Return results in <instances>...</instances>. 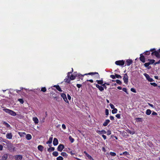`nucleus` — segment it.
<instances>
[{"label":"nucleus","mask_w":160,"mask_h":160,"mask_svg":"<svg viewBox=\"0 0 160 160\" xmlns=\"http://www.w3.org/2000/svg\"><path fill=\"white\" fill-rule=\"evenodd\" d=\"M53 138L52 136L50 137L48 141L47 142V144H50L52 143V140Z\"/></svg>","instance_id":"nucleus-20"},{"label":"nucleus","mask_w":160,"mask_h":160,"mask_svg":"<svg viewBox=\"0 0 160 160\" xmlns=\"http://www.w3.org/2000/svg\"><path fill=\"white\" fill-rule=\"evenodd\" d=\"M144 76L150 82H152L153 81V80L152 78H151L149 75L146 73L144 74Z\"/></svg>","instance_id":"nucleus-4"},{"label":"nucleus","mask_w":160,"mask_h":160,"mask_svg":"<svg viewBox=\"0 0 160 160\" xmlns=\"http://www.w3.org/2000/svg\"><path fill=\"white\" fill-rule=\"evenodd\" d=\"M110 122V121L109 119H107L105 120V122H104L103 125L104 126H106L108 125V124Z\"/></svg>","instance_id":"nucleus-18"},{"label":"nucleus","mask_w":160,"mask_h":160,"mask_svg":"<svg viewBox=\"0 0 160 160\" xmlns=\"http://www.w3.org/2000/svg\"><path fill=\"white\" fill-rule=\"evenodd\" d=\"M131 91H132L133 92H136V90L134 88H131Z\"/></svg>","instance_id":"nucleus-55"},{"label":"nucleus","mask_w":160,"mask_h":160,"mask_svg":"<svg viewBox=\"0 0 160 160\" xmlns=\"http://www.w3.org/2000/svg\"><path fill=\"white\" fill-rule=\"evenodd\" d=\"M71 73V72H68L67 76L65 78L64 80V81L67 83H69L70 82V81L71 80L70 79V78L69 77L70 74Z\"/></svg>","instance_id":"nucleus-2"},{"label":"nucleus","mask_w":160,"mask_h":160,"mask_svg":"<svg viewBox=\"0 0 160 160\" xmlns=\"http://www.w3.org/2000/svg\"><path fill=\"white\" fill-rule=\"evenodd\" d=\"M122 90L126 93H128L127 89L125 88H123L122 89Z\"/></svg>","instance_id":"nucleus-50"},{"label":"nucleus","mask_w":160,"mask_h":160,"mask_svg":"<svg viewBox=\"0 0 160 160\" xmlns=\"http://www.w3.org/2000/svg\"><path fill=\"white\" fill-rule=\"evenodd\" d=\"M8 158V156L7 154H4L2 157V160H6Z\"/></svg>","instance_id":"nucleus-21"},{"label":"nucleus","mask_w":160,"mask_h":160,"mask_svg":"<svg viewBox=\"0 0 160 160\" xmlns=\"http://www.w3.org/2000/svg\"><path fill=\"white\" fill-rule=\"evenodd\" d=\"M102 136L104 140H105L106 139V136L105 135H102Z\"/></svg>","instance_id":"nucleus-58"},{"label":"nucleus","mask_w":160,"mask_h":160,"mask_svg":"<svg viewBox=\"0 0 160 160\" xmlns=\"http://www.w3.org/2000/svg\"><path fill=\"white\" fill-rule=\"evenodd\" d=\"M157 113L154 112H153L152 113V115H157Z\"/></svg>","instance_id":"nucleus-59"},{"label":"nucleus","mask_w":160,"mask_h":160,"mask_svg":"<svg viewBox=\"0 0 160 160\" xmlns=\"http://www.w3.org/2000/svg\"><path fill=\"white\" fill-rule=\"evenodd\" d=\"M110 154L111 156H115L116 155V153L114 152H110Z\"/></svg>","instance_id":"nucleus-39"},{"label":"nucleus","mask_w":160,"mask_h":160,"mask_svg":"<svg viewBox=\"0 0 160 160\" xmlns=\"http://www.w3.org/2000/svg\"><path fill=\"white\" fill-rule=\"evenodd\" d=\"M33 121L35 124H38L39 122V121L37 117H34L32 118Z\"/></svg>","instance_id":"nucleus-16"},{"label":"nucleus","mask_w":160,"mask_h":160,"mask_svg":"<svg viewBox=\"0 0 160 160\" xmlns=\"http://www.w3.org/2000/svg\"><path fill=\"white\" fill-rule=\"evenodd\" d=\"M105 114L107 116H108L109 114V110L108 109L105 110Z\"/></svg>","instance_id":"nucleus-42"},{"label":"nucleus","mask_w":160,"mask_h":160,"mask_svg":"<svg viewBox=\"0 0 160 160\" xmlns=\"http://www.w3.org/2000/svg\"><path fill=\"white\" fill-rule=\"evenodd\" d=\"M38 148L39 150L41 151H42L43 150V148L42 145H39L38 146Z\"/></svg>","instance_id":"nucleus-23"},{"label":"nucleus","mask_w":160,"mask_h":160,"mask_svg":"<svg viewBox=\"0 0 160 160\" xmlns=\"http://www.w3.org/2000/svg\"><path fill=\"white\" fill-rule=\"evenodd\" d=\"M116 117L118 118H120V114H117L116 115Z\"/></svg>","instance_id":"nucleus-51"},{"label":"nucleus","mask_w":160,"mask_h":160,"mask_svg":"<svg viewBox=\"0 0 160 160\" xmlns=\"http://www.w3.org/2000/svg\"><path fill=\"white\" fill-rule=\"evenodd\" d=\"M70 153L72 155H74L75 154V153L74 152H73L72 151H71L70 152Z\"/></svg>","instance_id":"nucleus-63"},{"label":"nucleus","mask_w":160,"mask_h":160,"mask_svg":"<svg viewBox=\"0 0 160 160\" xmlns=\"http://www.w3.org/2000/svg\"><path fill=\"white\" fill-rule=\"evenodd\" d=\"M64 148V146L62 144H60L58 146V150L60 152H61Z\"/></svg>","instance_id":"nucleus-7"},{"label":"nucleus","mask_w":160,"mask_h":160,"mask_svg":"<svg viewBox=\"0 0 160 160\" xmlns=\"http://www.w3.org/2000/svg\"><path fill=\"white\" fill-rule=\"evenodd\" d=\"M102 86H103L105 89H106L107 87L105 84H102Z\"/></svg>","instance_id":"nucleus-60"},{"label":"nucleus","mask_w":160,"mask_h":160,"mask_svg":"<svg viewBox=\"0 0 160 160\" xmlns=\"http://www.w3.org/2000/svg\"><path fill=\"white\" fill-rule=\"evenodd\" d=\"M116 82L117 83L119 84H121L122 83L119 80H117L116 81Z\"/></svg>","instance_id":"nucleus-43"},{"label":"nucleus","mask_w":160,"mask_h":160,"mask_svg":"<svg viewBox=\"0 0 160 160\" xmlns=\"http://www.w3.org/2000/svg\"><path fill=\"white\" fill-rule=\"evenodd\" d=\"M55 149V148L53 147H51L48 149V151L50 152L52 151H53Z\"/></svg>","instance_id":"nucleus-33"},{"label":"nucleus","mask_w":160,"mask_h":160,"mask_svg":"<svg viewBox=\"0 0 160 160\" xmlns=\"http://www.w3.org/2000/svg\"><path fill=\"white\" fill-rule=\"evenodd\" d=\"M52 155L53 156H54L55 157H56L58 155V153L57 152H56V151L52 153Z\"/></svg>","instance_id":"nucleus-34"},{"label":"nucleus","mask_w":160,"mask_h":160,"mask_svg":"<svg viewBox=\"0 0 160 160\" xmlns=\"http://www.w3.org/2000/svg\"><path fill=\"white\" fill-rule=\"evenodd\" d=\"M61 96L63 98V99L65 102H68V101L66 97V95L65 94L62 93L61 94Z\"/></svg>","instance_id":"nucleus-6"},{"label":"nucleus","mask_w":160,"mask_h":160,"mask_svg":"<svg viewBox=\"0 0 160 160\" xmlns=\"http://www.w3.org/2000/svg\"><path fill=\"white\" fill-rule=\"evenodd\" d=\"M86 156L88 158V159H89L90 160H94L92 158L89 154H88Z\"/></svg>","instance_id":"nucleus-35"},{"label":"nucleus","mask_w":160,"mask_h":160,"mask_svg":"<svg viewBox=\"0 0 160 160\" xmlns=\"http://www.w3.org/2000/svg\"><path fill=\"white\" fill-rule=\"evenodd\" d=\"M54 87H55L56 88L59 92H62V90L60 87L59 86L54 85Z\"/></svg>","instance_id":"nucleus-22"},{"label":"nucleus","mask_w":160,"mask_h":160,"mask_svg":"<svg viewBox=\"0 0 160 160\" xmlns=\"http://www.w3.org/2000/svg\"><path fill=\"white\" fill-rule=\"evenodd\" d=\"M8 149L11 151H13L14 150L15 147H14L12 144H11L8 145Z\"/></svg>","instance_id":"nucleus-8"},{"label":"nucleus","mask_w":160,"mask_h":160,"mask_svg":"<svg viewBox=\"0 0 160 160\" xmlns=\"http://www.w3.org/2000/svg\"><path fill=\"white\" fill-rule=\"evenodd\" d=\"M2 146L1 145H0V150H2Z\"/></svg>","instance_id":"nucleus-61"},{"label":"nucleus","mask_w":160,"mask_h":160,"mask_svg":"<svg viewBox=\"0 0 160 160\" xmlns=\"http://www.w3.org/2000/svg\"><path fill=\"white\" fill-rule=\"evenodd\" d=\"M117 109L115 108L112 110V112L113 114L116 113L117 112Z\"/></svg>","instance_id":"nucleus-31"},{"label":"nucleus","mask_w":160,"mask_h":160,"mask_svg":"<svg viewBox=\"0 0 160 160\" xmlns=\"http://www.w3.org/2000/svg\"><path fill=\"white\" fill-rule=\"evenodd\" d=\"M150 84L151 85H153V86H154V87H156V86H157V84L156 83H155V82L151 83Z\"/></svg>","instance_id":"nucleus-44"},{"label":"nucleus","mask_w":160,"mask_h":160,"mask_svg":"<svg viewBox=\"0 0 160 160\" xmlns=\"http://www.w3.org/2000/svg\"><path fill=\"white\" fill-rule=\"evenodd\" d=\"M110 107H111V108L112 109H113L115 108V107H114V105H113L112 104H110Z\"/></svg>","instance_id":"nucleus-45"},{"label":"nucleus","mask_w":160,"mask_h":160,"mask_svg":"<svg viewBox=\"0 0 160 160\" xmlns=\"http://www.w3.org/2000/svg\"><path fill=\"white\" fill-rule=\"evenodd\" d=\"M111 131L110 130H108L107 132V135H109L111 134Z\"/></svg>","instance_id":"nucleus-53"},{"label":"nucleus","mask_w":160,"mask_h":160,"mask_svg":"<svg viewBox=\"0 0 160 160\" xmlns=\"http://www.w3.org/2000/svg\"><path fill=\"white\" fill-rule=\"evenodd\" d=\"M110 77L112 79H115V76L113 75H111L110 76Z\"/></svg>","instance_id":"nucleus-52"},{"label":"nucleus","mask_w":160,"mask_h":160,"mask_svg":"<svg viewBox=\"0 0 160 160\" xmlns=\"http://www.w3.org/2000/svg\"><path fill=\"white\" fill-rule=\"evenodd\" d=\"M6 138L9 139H11L12 138V135L11 132L7 133L6 135Z\"/></svg>","instance_id":"nucleus-5"},{"label":"nucleus","mask_w":160,"mask_h":160,"mask_svg":"<svg viewBox=\"0 0 160 160\" xmlns=\"http://www.w3.org/2000/svg\"><path fill=\"white\" fill-rule=\"evenodd\" d=\"M117 88L119 90H121L122 89V88L120 86L118 87Z\"/></svg>","instance_id":"nucleus-64"},{"label":"nucleus","mask_w":160,"mask_h":160,"mask_svg":"<svg viewBox=\"0 0 160 160\" xmlns=\"http://www.w3.org/2000/svg\"><path fill=\"white\" fill-rule=\"evenodd\" d=\"M132 63V61L131 59H127L126 63L128 66H129Z\"/></svg>","instance_id":"nucleus-11"},{"label":"nucleus","mask_w":160,"mask_h":160,"mask_svg":"<svg viewBox=\"0 0 160 160\" xmlns=\"http://www.w3.org/2000/svg\"><path fill=\"white\" fill-rule=\"evenodd\" d=\"M151 113V111L149 109H148L146 110V114L147 115H150Z\"/></svg>","instance_id":"nucleus-25"},{"label":"nucleus","mask_w":160,"mask_h":160,"mask_svg":"<svg viewBox=\"0 0 160 160\" xmlns=\"http://www.w3.org/2000/svg\"><path fill=\"white\" fill-rule=\"evenodd\" d=\"M67 96H68V99L69 100H70L71 99V97L68 94L67 95Z\"/></svg>","instance_id":"nucleus-56"},{"label":"nucleus","mask_w":160,"mask_h":160,"mask_svg":"<svg viewBox=\"0 0 160 160\" xmlns=\"http://www.w3.org/2000/svg\"><path fill=\"white\" fill-rule=\"evenodd\" d=\"M76 76H75L74 75H72L71 77H69L70 78V79L71 80H74L75 78V77Z\"/></svg>","instance_id":"nucleus-28"},{"label":"nucleus","mask_w":160,"mask_h":160,"mask_svg":"<svg viewBox=\"0 0 160 160\" xmlns=\"http://www.w3.org/2000/svg\"><path fill=\"white\" fill-rule=\"evenodd\" d=\"M152 55H155V56L158 58H160V55L159 54V52L157 51H155L152 53Z\"/></svg>","instance_id":"nucleus-9"},{"label":"nucleus","mask_w":160,"mask_h":160,"mask_svg":"<svg viewBox=\"0 0 160 160\" xmlns=\"http://www.w3.org/2000/svg\"><path fill=\"white\" fill-rule=\"evenodd\" d=\"M26 138L27 140H29L32 138V136L30 134H28L26 135Z\"/></svg>","instance_id":"nucleus-24"},{"label":"nucleus","mask_w":160,"mask_h":160,"mask_svg":"<svg viewBox=\"0 0 160 160\" xmlns=\"http://www.w3.org/2000/svg\"><path fill=\"white\" fill-rule=\"evenodd\" d=\"M62 128L63 129H66V127L64 124H62Z\"/></svg>","instance_id":"nucleus-48"},{"label":"nucleus","mask_w":160,"mask_h":160,"mask_svg":"<svg viewBox=\"0 0 160 160\" xmlns=\"http://www.w3.org/2000/svg\"><path fill=\"white\" fill-rule=\"evenodd\" d=\"M140 59L143 62H145V59L144 57L142 55V54H140Z\"/></svg>","instance_id":"nucleus-15"},{"label":"nucleus","mask_w":160,"mask_h":160,"mask_svg":"<svg viewBox=\"0 0 160 160\" xmlns=\"http://www.w3.org/2000/svg\"><path fill=\"white\" fill-rule=\"evenodd\" d=\"M148 105L150 106V107H152V108H155V107H154V106L152 104H151V103H148Z\"/></svg>","instance_id":"nucleus-49"},{"label":"nucleus","mask_w":160,"mask_h":160,"mask_svg":"<svg viewBox=\"0 0 160 160\" xmlns=\"http://www.w3.org/2000/svg\"><path fill=\"white\" fill-rule=\"evenodd\" d=\"M148 60L149 61V63L150 64H153L155 61V60L154 59H148Z\"/></svg>","instance_id":"nucleus-27"},{"label":"nucleus","mask_w":160,"mask_h":160,"mask_svg":"<svg viewBox=\"0 0 160 160\" xmlns=\"http://www.w3.org/2000/svg\"><path fill=\"white\" fill-rule=\"evenodd\" d=\"M96 82H97L98 83V84H101L102 85V84H103V81L102 80H97L96 81Z\"/></svg>","instance_id":"nucleus-29"},{"label":"nucleus","mask_w":160,"mask_h":160,"mask_svg":"<svg viewBox=\"0 0 160 160\" xmlns=\"http://www.w3.org/2000/svg\"><path fill=\"white\" fill-rule=\"evenodd\" d=\"M61 154L62 156L65 157H67L68 156L67 154L65 152H62L61 153Z\"/></svg>","instance_id":"nucleus-26"},{"label":"nucleus","mask_w":160,"mask_h":160,"mask_svg":"<svg viewBox=\"0 0 160 160\" xmlns=\"http://www.w3.org/2000/svg\"><path fill=\"white\" fill-rule=\"evenodd\" d=\"M57 160H63V158L61 156H59L57 158Z\"/></svg>","instance_id":"nucleus-37"},{"label":"nucleus","mask_w":160,"mask_h":160,"mask_svg":"<svg viewBox=\"0 0 160 160\" xmlns=\"http://www.w3.org/2000/svg\"><path fill=\"white\" fill-rule=\"evenodd\" d=\"M15 159L17 160H21L22 159V155H16L15 156Z\"/></svg>","instance_id":"nucleus-14"},{"label":"nucleus","mask_w":160,"mask_h":160,"mask_svg":"<svg viewBox=\"0 0 160 160\" xmlns=\"http://www.w3.org/2000/svg\"><path fill=\"white\" fill-rule=\"evenodd\" d=\"M18 101H19L20 103L23 104L24 102V101L22 99L19 98L18 99Z\"/></svg>","instance_id":"nucleus-36"},{"label":"nucleus","mask_w":160,"mask_h":160,"mask_svg":"<svg viewBox=\"0 0 160 160\" xmlns=\"http://www.w3.org/2000/svg\"><path fill=\"white\" fill-rule=\"evenodd\" d=\"M115 77L118 78H122L121 76L120 75L117 74H115Z\"/></svg>","instance_id":"nucleus-40"},{"label":"nucleus","mask_w":160,"mask_h":160,"mask_svg":"<svg viewBox=\"0 0 160 160\" xmlns=\"http://www.w3.org/2000/svg\"><path fill=\"white\" fill-rule=\"evenodd\" d=\"M2 124L4 125L7 128H11L10 125L7 122H5V121H2Z\"/></svg>","instance_id":"nucleus-19"},{"label":"nucleus","mask_w":160,"mask_h":160,"mask_svg":"<svg viewBox=\"0 0 160 160\" xmlns=\"http://www.w3.org/2000/svg\"><path fill=\"white\" fill-rule=\"evenodd\" d=\"M96 86L97 88H98L101 91H103L104 90V88L100 86L98 84H96Z\"/></svg>","instance_id":"nucleus-13"},{"label":"nucleus","mask_w":160,"mask_h":160,"mask_svg":"<svg viewBox=\"0 0 160 160\" xmlns=\"http://www.w3.org/2000/svg\"><path fill=\"white\" fill-rule=\"evenodd\" d=\"M41 91L43 92H45L46 91V89L45 87L42 88H41Z\"/></svg>","instance_id":"nucleus-38"},{"label":"nucleus","mask_w":160,"mask_h":160,"mask_svg":"<svg viewBox=\"0 0 160 160\" xmlns=\"http://www.w3.org/2000/svg\"><path fill=\"white\" fill-rule=\"evenodd\" d=\"M69 139L71 142L72 143L74 141V139L72 138L71 136H70L69 137Z\"/></svg>","instance_id":"nucleus-32"},{"label":"nucleus","mask_w":160,"mask_h":160,"mask_svg":"<svg viewBox=\"0 0 160 160\" xmlns=\"http://www.w3.org/2000/svg\"><path fill=\"white\" fill-rule=\"evenodd\" d=\"M124 81L125 83H127L128 81V76L127 74H125L123 78Z\"/></svg>","instance_id":"nucleus-10"},{"label":"nucleus","mask_w":160,"mask_h":160,"mask_svg":"<svg viewBox=\"0 0 160 160\" xmlns=\"http://www.w3.org/2000/svg\"><path fill=\"white\" fill-rule=\"evenodd\" d=\"M123 154L124 155H125V156H127V155H128L129 154L128 152H123Z\"/></svg>","instance_id":"nucleus-47"},{"label":"nucleus","mask_w":160,"mask_h":160,"mask_svg":"<svg viewBox=\"0 0 160 160\" xmlns=\"http://www.w3.org/2000/svg\"><path fill=\"white\" fill-rule=\"evenodd\" d=\"M3 110L6 113L9 114L10 115L12 116H15L16 115V113L10 109L7 108H4L3 109Z\"/></svg>","instance_id":"nucleus-1"},{"label":"nucleus","mask_w":160,"mask_h":160,"mask_svg":"<svg viewBox=\"0 0 160 160\" xmlns=\"http://www.w3.org/2000/svg\"><path fill=\"white\" fill-rule=\"evenodd\" d=\"M53 143L54 146H56L58 144V140L56 138H54Z\"/></svg>","instance_id":"nucleus-12"},{"label":"nucleus","mask_w":160,"mask_h":160,"mask_svg":"<svg viewBox=\"0 0 160 160\" xmlns=\"http://www.w3.org/2000/svg\"><path fill=\"white\" fill-rule=\"evenodd\" d=\"M87 81H89L90 82H93V80L92 79H90L89 80H88Z\"/></svg>","instance_id":"nucleus-62"},{"label":"nucleus","mask_w":160,"mask_h":160,"mask_svg":"<svg viewBox=\"0 0 160 160\" xmlns=\"http://www.w3.org/2000/svg\"><path fill=\"white\" fill-rule=\"evenodd\" d=\"M77 86L78 88H80L81 87V85L80 84H78L77 85Z\"/></svg>","instance_id":"nucleus-57"},{"label":"nucleus","mask_w":160,"mask_h":160,"mask_svg":"<svg viewBox=\"0 0 160 160\" xmlns=\"http://www.w3.org/2000/svg\"><path fill=\"white\" fill-rule=\"evenodd\" d=\"M115 63L116 64L119 66L123 65L125 63V61L123 60H118L115 62Z\"/></svg>","instance_id":"nucleus-3"},{"label":"nucleus","mask_w":160,"mask_h":160,"mask_svg":"<svg viewBox=\"0 0 160 160\" xmlns=\"http://www.w3.org/2000/svg\"><path fill=\"white\" fill-rule=\"evenodd\" d=\"M97 74L98 76V73L97 72H90L88 74H86L85 75H86L87 74H88V75H94L95 74Z\"/></svg>","instance_id":"nucleus-30"},{"label":"nucleus","mask_w":160,"mask_h":160,"mask_svg":"<svg viewBox=\"0 0 160 160\" xmlns=\"http://www.w3.org/2000/svg\"><path fill=\"white\" fill-rule=\"evenodd\" d=\"M150 65V64L149 62L145 63L144 64L145 66L146 67H148Z\"/></svg>","instance_id":"nucleus-41"},{"label":"nucleus","mask_w":160,"mask_h":160,"mask_svg":"<svg viewBox=\"0 0 160 160\" xmlns=\"http://www.w3.org/2000/svg\"><path fill=\"white\" fill-rule=\"evenodd\" d=\"M97 132L99 134H106V132L105 130H103L101 131H98Z\"/></svg>","instance_id":"nucleus-17"},{"label":"nucleus","mask_w":160,"mask_h":160,"mask_svg":"<svg viewBox=\"0 0 160 160\" xmlns=\"http://www.w3.org/2000/svg\"><path fill=\"white\" fill-rule=\"evenodd\" d=\"M110 119L112 120H114V117L112 116H110Z\"/></svg>","instance_id":"nucleus-54"},{"label":"nucleus","mask_w":160,"mask_h":160,"mask_svg":"<svg viewBox=\"0 0 160 160\" xmlns=\"http://www.w3.org/2000/svg\"><path fill=\"white\" fill-rule=\"evenodd\" d=\"M144 54L146 55H149L150 54V52L149 51H147L144 52Z\"/></svg>","instance_id":"nucleus-46"}]
</instances>
